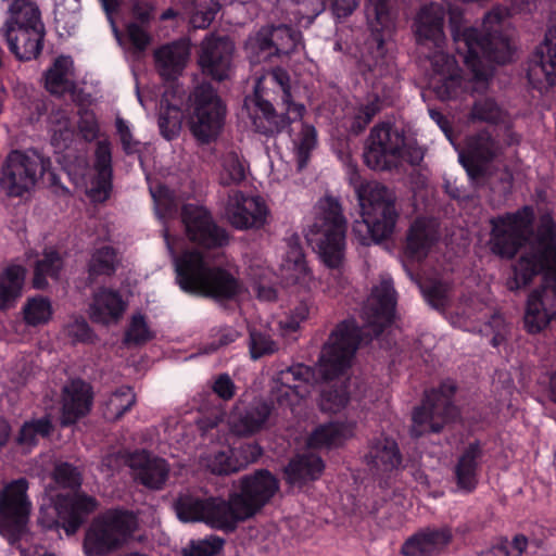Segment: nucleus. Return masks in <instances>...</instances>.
Returning a JSON list of instances; mask_svg holds the SVG:
<instances>
[{"label":"nucleus","mask_w":556,"mask_h":556,"mask_svg":"<svg viewBox=\"0 0 556 556\" xmlns=\"http://www.w3.org/2000/svg\"><path fill=\"white\" fill-rule=\"evenodd\" d=\"M27 490V481L17 479L5 484L0 492V534L10 543L26 533L31 510Z\"/></svg>","instance_id":"f8f14e48"},{"label":"nucleus","mask_w":556,"mask_h":556,"mask_svg":"<svg viewBox=\"0 0 556 556\" xmlns=\"http://www.w3.org/2000/svg\"><path fill=\"white\" fill-rule=\"evenodd\" d=\"M63 268L61 256L54 250H46L41 260L37 262L33 286L42 289L47 286V277L56 279Z\"/></svg>","instance_id":"864d4df0"},{"label":"nucleus","mask_w":556,"mask_h":556,"mask_svg":"<svg viewBox=\"0 0 556 556\" xmlns=\"http://www.w3.org/2000/svg\"><path fill=\"white\" fill-rule=\"evenodd\" d=\"M21 314L26 326L42 327L53 319V303L50 298L45 295L29 296L22 305Z\"/></svg>","instance_id":"49530a36"},{"label":"nucleus","mask_w":556,"mask_h":556,"mask_svg":"<svg viewBox=\"0 0 556 556\" xmlns=\"http://www.w3.org/2000/svg\"><path fill=\"white\" fill-rule=\"evenodd\" d=\"M444 11L440 4L431 3L425 7L418 14L416 34L422 45L432 42L438 49L444 40L443 36Z\"/></svg>","instance_id":"4c0bfd02"},{"label":"nucleus","mask_w":556,"mask_h":556,"mask_svg":"<svg viewBox=\"0 0 556 556\" xmlns=\"http://www.w3.org/2000/svg\"><path fill=\"white\" fill-rule=\"evenodd\" d=\"M291 130L292 153L298 168L302 169L307 164L312 152L317 146L316 129L312 125L300 123L299 129L292 127Z\"/></svg>","instance_id":"09e8293b"},{"label":"nucleus","mask_w":556,"mask_h":556,"mask_svg":"<svg viewBox=\"0 0 556 556\" xmlns=\"http://www.w3.org/2000/svg\"><path fill=\"white\" fill-rule=\"evenodd\" d=\"M321 458L313 453L296 456L286 468L288 482L299 485L318 479L324 471Z\"/></svg>","instance_id":"37998d69"},{"label":"nucleus","mask_w":556,"mask_h":556,"mask_svg":"<svg viewBox=\"0 0 556 556\" xmlns=\"http://www.w3.org/2000/svg\"><path fill=\"white\" fill-rule=\"evenodd\" d=\"M47 167L48 162L36 152L13 151L1 170V189L10 197H21L35 187Z\"/></svg>","instance_id":"ddd939ff"},{"label":"nucleus","mask_w":556,"mask_h":556,"mask_svg":"<svg viewBox=\"0 0 556 556\" xmlns=\"http://www.w3.org/2000/svg\"><path fill=\"white\" fill-rule=\"evenodd\" d=\"M419 289L427 302L440 309L446 305L448 298V286L441 281H420Z\"/></svg>","instance_id":"338daca9"},{"label":"nucleus","mask_w":556,"mask_h":556,"mask_svg":"<svg viewBox=\"0 0 556 556\" xmlns=\"http://www.w3.org/2000/svg\"><path fill=\"white\" fill-rule=\"evenodd\" d=\"M280 278L286 288L298 293H307L315 286L314 274L308 266L301 245L296 241L288 243L279 265Z\"/></svg>","instance_id":"a878e982"},{"label":"nucleus","mask_w":556,"mask_h":556,"mask_svg":"<svg viewBox=\"0 0 556 556\" xmlns=\"http://www.w3.org/2000/svg\"><path fill=\"white\" fill-rule=\"evenodd\" d=\"M379 110L380 104L378 98L370 99L366 104H361L358 108L349 111L348 114L351 116L345 117L344 125L349 127L351 131L357 134L366 127Z\"/></svg>","instance_id":"052dcab7"},{"label":"nucleus","mask_w":556,"mask_h":556,"mask_svg":"<svg viewBox=\"0 0 556 556\" xmlns=\"http://www.w3.org/2000/svg\"><path fill=\"white\" fill-rule=\"evenodd\" d=\"M311 312V304L306 301L301 302L291 312L285 314L277 321V330L282 337H290L295 333L303 321H305Z\"/></svg>","instance_id":"bf43d9fd"},{"label":"nucleus","mask_w":556,"mask_h":556,"mask_svg":"<svg viewBox=\"0 0 556 556\" xmlns=\"http://www.w3.org/2000/svg\"><path fill=\"white\" fill-rule=\"evenodd\" d=\"M534 213L525 206L514 214L492 219L491 249L502 257L510 258L521 248L526 252L514 267L513 277L507 281L510 290L527 286L531 279L543 274L545 280L556 282V244L553 227L533 236L531 226Z\"/></svg>","instance_id":"f257e3e1"},{"label":"nucleus","mask_w":556,"mask_h":556,"mask_svg":"<svg viewBox=\"0 0 556 556\" xmlns=\"http://www.w3.org/2000/svg\"><path fill=\"white\" fill-rule=\"evenodd\" d=\"M46 88L54 94L71 92L75 87L74 63L71 56L61 55L46 72Z\"/></svg>","instance_id":"a19ab883"},{"label":"nucleus","mask_w":556,"mask_h":556,"mask_svg":"<svg viewBox=\"0 0 556 556\" xmlns=\"http://www.w3.org/2000/svg\"><path fill=\"white\" fill-rule=\"evenodd\" d=\"M248 170L247 161L236 151H228L218 162V181L223 186H237L245 179Z\"/></svg>","instance_id":"de8ad7c7"},{"label":"nucleus","mask_w":556,"mask_h":556,"mask_svg":"<svg viewBox=\"0 0 556 556\" xmlns=\"http://www.w3.org/2000/svg\"><path fill=\"white\" fill-rule=\"evenodd\" d=\"M437 239V223L432 219L419 218L409 228L406 253L414 260H420L427 255Z\"/></svg>","instance_id":"58836bf2"},{"label":"nucleus","mask_w":556,"mask_h":556,"mask_svg":"<svg viewBox=\"0 0 556 556\" xmlns=\"http://www.w3.org/2000/svg\"><path fill=\"white\" fill-rule=\"evenodd\" d=\"M363 339L354 320L340 324L325 344L317 365L324 379H332L351 365L353 355Z\"/></svg>","instance_id":"9b49d317"},{"label":"nucleus","mask_w":556,"mask_h":556,"mask_svg":"<svg viewBox=\"0 0 556 556\" xmlns=\"http://www.w3.org/2000/svg\"><path fill=\"white\" fill-rule=\"evenodd\" d=\"M431 64L433 76L430 86L441 100L456 99L465 92L454 59L440 50L433 54Z\"/></svg>","instance_id":"cd10ccee"},{"label":"nucleus","mask_w":556,"mask_h":556,"mask_svg":"<svg viewBox=\"0 0 556 556\" xmlns=\"http://www.w3.org/2000/svg\"><path fill=\"white\" fill-rule=\"evenodd\" d=\"M149 182V190L154 201V208L156 216L165 223V219L172 217L177 210V197L173 190H169L167 186L152 179L147 175Z\"/></svg>","instance_id":"603ef678"},{"label":"nucleus","mask_w":556,"mask_h":556,"mask_svg":"<svg viewBox=\"0 0 556 556\" xmlns=\"http://www.w3.org/2000/svg\"><path fill=\"white\" fill-rule=\"evenodd\" d=\"M50 430L51 422L48 418L25 422L21 429L17 442L25 452H28L37 444L38 438L48 435Z\"/></svg>","instance_id":"680f3d73"},{"label":"nucleus","mask_w":556,"mask_h":556,"mask_svg":"<svg viewBox=\"0 0 556 556\" xmlns=\"http://www.w3.org/2000/svg\"><path fill=\"white\" fill-rule=\"evenodd\" d=\"M182 223L190 241L203 248L223 247L228 237L218 228L208 212L201 205L188 203L182 208Z\"/></svg>","instance_id":"412c9836"},{"label":"nucleus","mask_w":556,"mask_h":556,"mask_svg":"<svg viewBox=\"0 0 556 556\" xmlns=\"http://www.w3.org/2000/svg\"><path fill=\"white\" fill-rule=\"evenodd\" d=\"M190 55L191 42L187 38L165 43L155 49L153 53L156 72L165 81L169 83L160 101L159 117L161 134L167 140L176 138L181 130L180 104L184 90L176 80L182 75Z\"/></svg>","instance_id":"39448f33"},{"label":"nucleus","mask_w":556,"mask_h":556,"mask_svg":"<svg viewBox=\"0 0 556 556\" xmlns=\"http://www.w3.org/2000/svg\"><path fill=\"white\" fill-rule=\"evenodd\" d=\"M219 8V0H184L185 15L193 28L207 27Z\"/></svg>","instance_id":"3c124183"},{"label":"nucleus","mask_w":556,"mask_h":556,"mask_svg":"<svg viewBox=\"0 0 556 556\" xmlns=\"http://www.w3.org/2000/svg\"><path fill=\"white\" fill-rule=\"evenodd\" d=\"M355 424L350 421L330 422L317 427L307 440L314 448L334 447L353 437Z\"/></svg>","instance_id":"79ce46f5"},{"label":"nucleus","mask_w":556,"mask_h":556,"mask_svg":"<svg viewBox=\"0 0 556 556\" xmlns=\"http://www.w3.org/2000/svg\"><path fill=\"white\" fill-rule=\"evenodd\" d=\"M453 392L452 384H444L440 390L427 393L421 406L413 414L412 432L415 435L439 432L456 415L451 403Z\"/></svg>","instance_id":"4468645a"},{"label":"nucleus","mask_w":556,"mask_h":556,"mask_svg":"<svg viewBox=\"0 0 556 556\" xmlns=\"http://www.w3.org/2000/svg\"><path fill=\"white\" fill-rule=\"evenodd\" d=\"M269 211L260 195H247L241 191L229 193L224 215L237 229L260 228L267 222Z\"/></svg>","instance_id":"aec40b11"},{"label":"nucleus","mask_w":556,"mask_h":556,"mask_svg":"<svg viewBox=\"0 0 556 556\" xmlns=\"http://www.w3.org/2000/svg\"><path fill=\"white\" fill-rule=\"evenodd\" d=\"M396 296L390 278L382 277L376 285L364 307L365 330L378 334L388 325L395 311Z\"/></svg>","instance_id":"4be33fe9"},{"label":"nucleus","mask_w":556,"mask_h":556,"mask_svg":"<svg viewBox=\"0 0 556 556\" xmlns=\"http://www.w3.org/2000/svg\"><path fill=\"white\" fill-rule=\"evenodd\" d=\"M224 541L217 536H208L191 541L181 549L182 556H215L223 548Z\"/></svg>","instance_id":"69168bd1"},{"label":"nucleus","mask_w":556,"mask_h":556,"mask_svg":"<svg viewBox=\"0 0 556 556\" xmlns=\"http://www.w3.org/2000/svg\"><path fill=\"white\" fill-rule=\"evenodd\" d=\"M348 393L345 387L330 384L324 390L320 397V407L323 410L336 413L342 409L348 403Z\"/></svg>","instance_id":"774afa93"},{"label":"nucleus","mask_w":556,"mask_h":556,"mask_svg":"<svg viewBox=\"0 0 556 556\" xmlns=\"http://www.w3.org/2000/svg\"><path fill=\"white\" fill-rule=\"evenodd\" d=\"M528 79L540 91L556 85V25L547 29L536 59L529 65Z\"/></svg>","instance_id":"bb28decb"},{"label":"nucleus","mask_w":556,"mask_h":556,"mask_svg":"<svg viewBox=\"0 0 556 556\" xmlns=\"http://www.w3.org/2000/svg\"><path fill=\"white\" fill-rule=\"evenodd\" d=\"M5 38L15 42L21 35L27 37V50L24 55L34 54L38 40L45 36V27L37 5L30 0H15L10 8V17L5 23Z\"/></svg>","instance_id":"f3484780"},{"label":"nucleus","mask_w":556,"mask_h":556,"mask_svg":"<svg viewBox=\"0 0 556 556\" xmlns=\"http://www.w3.org/2000/svg\"><path fill=\"white\" fill-rule=\"evenodd\" d=\"M501 152L502 146L484 131L476 137H470L466 148L458 152V157L468 174L475 176L481 170L484 163L496 157Z\"/></svg>","instance_id":"473e14b6"},{"label":"nucleus","mask_w":556,"mask_h":556,"mask_svg":"<svg viewBox=\"0 0 556 556\" xmlns=\"http://www.w3.org/2000/svg\"><path fill=\"white\" fill-rule=\"evenodd\" d=\"M480 457L481 450L477 444L469 445L459 457L455 467V476L457 485L462 490L471 491L476 486Z\"/></svg>","instance_id":"8fccbe9b"},{"label":"nucleus","mask_w":556,"mask_h":556,"mask_svg":"<svg viewBox=\"0 0 556 556\" xmlns=\"http://www.w3.org/2000/svg\"><path fill=\"white\" fill-rule=\"evenodd\" d=\"M452 531L446 528H428L407 539L402 546L404 556H438L452 541Z\"/></svg>","instance_id":"2f4dec72"},{"label":"nucleus","mask_w":556,"mask_h":556,"mask_svg":"<svg viewBox=\"0 0 556 556\" xmlns=\"http://www.w3.org/2000/svg\"><path fill=\"white\" fill-rule=\"evenodd\" d=\"M271 269L262 260H254L248 268V280L261 302L271 303L278 299L277 289L270 283Z\"/></svg>","instance_id":"a18cd8bd"},{"label":"nucleus","mask_w":556,"mask_h":556,"mask_svg":"<svg viewBox=\"0 0 556 556\" xmlns=\"http://www.w3.org/2000/svg\"><path fill=\"white\" fill-rule=\"evenodd\" d=\"M175 510L179 520L184 522H202V516L206 510V498L184 493L175 503Z\"/></svg>","instance_id":"6e6d98bb"},{"label":"nucleus","mask_w":556,"mask_h":556,"mask_svg":"<svg viewBox=\"0 0 556 556\" xmlns=\"http://www.w3.org/2000/svg\"><path fill=\"white\" fill-rule=\"evenodd\" d=\"M248 511L243 510L238 496L230 494L226 502L219 497H206V510L202 522L219 530H233L238 522L248 519Z\"/></svg>","instance_id":"c756f323"},{"label":"nucleus","mask_w":556,"mask_h":556,"mask_svg":"<svg viewBox=\"0 0 556 556\" xmlns=\"http://www.w3.org/2000/svg\"><path fill=\"white\" fill-rule=\"evenodd\" d=\"M119 260L115 250L109 245L98 248L91 254L88 271L92 277L111 276L115 273Z\"/></svg>","instance_id":"5fc2aeb1"},{"label":"nucleus","mask_w":556,"mask_h":556,"mask_svg":"<svg viewBox=\"0 0 556 556\" xmlns=\"http://www.w3.org/2000/svg\"><path fill=\"white\" fill-rule=\"evenodd\" d=\"M400 159H406L402 134L388 125L376 126L364 152L366 165L382 170L395 165Z\"/></svg>","instance_id":"dca6fc26"},{"label":"nucleus","mask_w":556,"mask_h":556,"mask_svg":"<svg viewBox=\"0 0 556 556\" xmlns=\"http://www.w3.org/2000/svg\"><path fill=\"white\" fill-rule=\"evenodd\" d=\"M244 111L256 131L274 134L301 122L305 106L293 102L288 74L276 68L256 81L254 94L244 101Z\"/></svg>","instance_id":"20e7f679"},{"label":"nucleus","mask_w":556,"mask_h":556,"mask_svg":"<svg viewBox=\"0 0 556 556\" xmlns=\"http://www.w3.org/2000/svg\"><path fill=\"white\" fill-rule=\"evenodd\" d=\"M135 478L150 489H161L167 477L168 466L164 459L151 457L146 452L135 454L130 459Z\"/></svg>","instance_id":"e433bc0d"},{"label":"nucleus","mask_w":556,"mask_h":556,"mask_svg":"<svg viewBox=\"0 0 556 556\" xmlns=\"http://www.w3.org/2000/svg\"><path fill=\"white\" fill-rule=\"evenodd\" d=\"M51 143L62 150L68 147L74 139V129L67 112L58 111L50 116Z\"/></svg>","instance_id":"4d7b16f0"},{"label":"nucleus","mask_w":556,"mask_h":556,"mask_svg":"<svg viewBox=\"0 0 556 556\" xmlns=\"http://www.w3.org/2000/svg\"><path fill=\"white\" fill-rule=\"evenodd\" d=\"M271 410L273 406L263 400L254 401L244 409L237 405L227 417V425L235 434L251 435L265 427Z\"/></svg>","instance_id":"7c9ffc66"},{"label":"nucleus","mask_w":556,"mask_h":556,"mask_svg":"<svg viewBox=\"0 0 556 556\" xmlns=\"http://www.w3.org/2000/svg\"><path fill=\"white\" fill-rule=\"evenodd\" d=\"M471 118L491 124H505L508 121V115L492 99H484L475 103Z\"/></svg>","instance_id":"e2e57ef3"},{"label":"nucleus","mask_w":556,"mask_h":556,"mask_svg":"<svg viewBox=\"0 0 556 556\" xmlns=\"http://www.w3.org/2000/svg\"><path fill=\"white\" fill-rule=\"evenodd\" d=\"M250 456H243L241 459L235 457V451L225 448L206 456L203 462L205 466L216 475H229L244 468L248 464L255 462L261 456L258 445L249 446Z\"/></svg>","instance_id":"ea45409f"},{"label":"nucleus","mask_w":556,"mask_h":556,"mask_svg":"<svg viewBox=\"0 0 556 556\" xmlns=\"http://www.w3.org/2000/svg\"><path fill=\"white\" fill-rule=\"evenodd\" d=\"M164 238L174 260L176 281L184 292L218 301H240L248 296L247 287L235 271L211 264L208 255L200 251H185L176 256L179 241L170 238L167 227Z\"/></svg>","instance_id":"7ed1b4c3"},{"label":"nucleus","mask_w":556,"mask_h":556,"mask_svg":"<svg viewBox=\"0 0 556 556\" xmlns=\"http://www.w3.org/2000/svg\"><path fill=\"white\" fill-rule=\"evenodd\" d=\"M488 306L479 299H464L450 313L448 320L453 327L467 331H476L490 336L491 343L496 346L505 332V321L501 315H493L491 320L478 326V323L488 315Z\"/></svg>","instance_id":"a211bd4d"},{"label":"nucleus","mask_w":556,"mask_h":556,"mask_svg":"<svg viewBox=\"0 0 556 556\" xmlns=\"http://www.w3.org/2000/svg\"><path fill=\"white\" fill-rule=\"evenodd\" d=\"M138 528L137 517L127 510H110L88 529L84 552L88 556L105 555L124 545Z\"/></svg>","instance_id":"1a4fd4ad"},{"label":"nucleus","mask_w":556,"mask_h":556,"mask_svg":"<svg viewBox=\"0 0 556 556\" xmlns=\"http://www.w3.org/2000/svg\"><path fill=\"white\" fill-rule=\"evenodd\" d=\"M277 479L266 470H260L240 480L239 491H233L248 517L254 516L278 491Z\"/></svg>","instance_id":"b1692460"},{"label":"nucleus","mask_w":556,"mask_h":556,"mask_svg":"<svg viewBox=\"0 0 556 556\" xmlns=\"http://www.w3.org/2000/svg\"><path fill=\"white\" fill-rule=\"evenodd\" d=\"M313 377L312 369L301 364L279 371L274 378L273 400L280 408L294 412L302 400L312 392Z\"/></svg>","instance_id":"6ab92c4d"},{"label":"nucleus","mask_w":556,"mask_h":556,"mask_svg":"<svg viewBox=\"0 0 556 556\" xmlns=\"http://www.w3.org/2000/svg\"><path fill=\"white\" fill-rule=\"evenodd\" d=\"M26 270L20 265H11L0 271V309H7L21 298Z\"/></svg>","instance_id":"c03bdc74"},{"label":"nucleus","mask_w":556,"mask_h":556,"mask_svg":"<svg viewBox=\"0 0 556 556\" xmlns=\"http://www.w3.org/2000/svg\"><path fill=\"white\" fill-rule=\"evenodd\" d=\"M365 11L367 21L374 30L384 29L391 24L387 0H367Z\"/></svg>","instance_id":"0e129e2a"},{"label":"nucleus","mask_w":556,"mask_h":556,"mask_svg":"<svg viewBox=\"0 0 556 556\" xmlns=\"http://www.w3.org/2000/svg\"><path fill=\"white\" fill-rule=\"evenodd\" d=\"M67 175L76 185L84 184L93 201H104L111 190V147L108 141H100L96 150L93 168L87 176L78 177L75 168L67 167Z\"/></svg>","instance_id":"5701e85b"},{"label":"nucleus","mask_w":556,"mask_h":556,"mask_svg":"<svg viewBox=\"0 0 556 556\" xmlns=\"http://www.w3.org/2000/svg\"><path fill=\"white\" fill-rule=\"evenodd\" d=\"M301 46L299 31L288 26L264 27L248 39L245 51L251 62H261L274 55L290 54Z\"/></svg>","instance_id":"2eb2a0df"},{"label":"nucleus","mask_w":556,"mask_h":556,"mask_svg":"<svg viewBox=\"0 0 556 556\" xmlns=\"http://www.w3.org/2000/svg\"><path fill=\"white\" fill-rule=\"evenodd\" d=\"M46 496L50 503H43L40 508V525L46 529L61 526L67 535L74 534L84 517L97 507L94 498L76 492L60 493L55 502L50 491Z\"/></svg>","instance_id":"9d476101"},{"label":"nucleus","mask_w":556,"mask_h":556,"mask_svg":"<svg viewBox=\"0 0 556 556\" xmlns=\"http://www.w3.org/2000/svg\"><path fill=\"white\" fill-rule=\"evenodd\" d=\"M235 46L225 37H206L200 48L198 63L202 72L217 80L229 77L231 73Z\"/></svg>","instance_id":"393cba45"},{"label":"nucleus","mask_w":556,"mask_h":556,"mask_svg":"<svg viewBox=\"0 0 556 556\" xmlns=\"http://www.w3.org/2000/svg\"><path fill=\"white\" fill-rule=\"evenodd\" d=\"M353 184L362 215V220L353 226L354 235L363 244L378 243L389 238L397 218L392 194L375 181Z\"/></svg>","instance_id":"423d86ee"},{"label":"nucleus","mask_w":556,"mask_h":556,"mask_svg":"<svg viewBox=\"0 0 556 556\" xmlns=\"http://www.w3.org/2000/svg\"><path fill=\"white\" fill-rule=\"evenodd\" d=\"M345 232L346 220L339 202L331 197L320 199L306 236L328 267L341 266L345 253Z\"/></svg>","instance_id":"0eeeda50"},{"label":"nucleus","mask_w":556,"mask_h":556,"mask_svg":"<svg viewBox=\"0 0 556 556\" xmlns=\"http://www.w3.org/2000/svg\"><path fill=\"white\" fill-rule=\"evenodd\" d=\"M135 400V393L130 388H119L105 402V418L109 420L118 419L134 405Z\"/></svg>","instance_id":"13d9d810"},{"label":"nucleus","mask_w":556,"mask_h":556,"mask_svg":"<svg viewBox=\"0 0 556 556\" xmlns=\"http://www.w3.org/2000/svg\"><path fill=\"white\" fill-rule=\"evenodd\" d=\"M90 387L81 380L71 381L63 391L62 424L75 422L87 414L91 406Z\"/></svg>","instance_id":"c9c22d12"},{"label":"nucleus","mask_w":556,"mask_h":556,"mask_svg":"<svg viewBox=\"0 0 556 556\" xmlns=\"http://www.w3.org/2000/svg\"><path fill=\"white\" fill-rule=\"evenodd\" d=\"M365 462L369 469L377 475L390 473L399 469L402 456L397 443L384 434L375 438L365 454Z\"/></svg>","instance_id":"72a5a7b5"},{"label":"nucleus","mask_w":556,"mask_h":556,"mask_svg":"<svg viewBox=\"0 0 556 556\" xmlns=\"http://www.w3.org/2000/svg\"><path fill=\"white\" fill-rule=\"evenodd\" d=\"M225 116L226 106L210 85H200L190 94L187 124L198 141H214L224 127Z\"/></svg>","instance_id":"6e6552de"},{"label":"nucleus","mask_w":556,"mask_h":556,"mask_svg":"<svg viewBox=\"0 0 556 556\" xmlns=\"http://www.w3.org/2000/svg\"><path fill=\"white\" fill-rule=\"evenodd\" d=\"M126 308L127 303L118 291L101 288L93 294L89 316L94 323L112 325L122 318Z\"/></svg>","instance_id":"f704fd0d"},{"label":"nucleus","mask_w":556,"mask_h":556,"mask_svg":"<svg viewBox=\"0 0 556 556\" xmlns=\"http://www.w3.org/2000/svg\"><path fill=\"white\" fill-rule=\"evenodd\" d=\"M507 17L506 9L490 11L483 18L481 36L476 28L464 26L460 17L451 13L453 39L457 53L471 72L473 91H483L488 87L491 70L485 61L506 63L513 55Z\"/></svg>","instance_id":"f03ea898"},{"label":"nucleus","mask_w":556,"mask_h":556,"mask_svg":"<svg viewBox=\"0 0 556 556\" xmlns=\"http://www.w3.org/2000/svg\"><path fill=\"white\" fill-rule=\"evenodd\" d=\"M556 316V287L544 286L534 290L528 299L525 326L529 332L543 330Z\"/></svg>","instance_id":"c85d7f7f"}]
</instances>
